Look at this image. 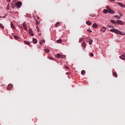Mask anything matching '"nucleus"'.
<instances>
[{"instance_id": "obj_44", "label": "nucleus", "mask_w": 125, "mask_h": 125, "mask_svg": "<svg viewBox=\"0 0 125 125\" xmlns=\"http://www.w3.org/2000/svg\"><path fill=\"white\" fill-rule=\"evenodd\" d=\"M120 16H123V14H120Z\"/></svg>"}, {"instance_id": "obj_19", "label": "nucleus", "mask_w": 125, "mask_h": 125, "mask_svg": "<svg viewBox=\"0 0 125 125\" xmlns=\"http://www.w3.org/2000/svg\"><path fill=\"white\" fill-rule=\"evenodd\" d=\"M61 55L59 54L56 55V57H57V58H61Z\"/></svg>"}, {"instance_id": "obj_20", "label": "nucleus", "mask_w": 125, "mask_h": 125, "mask_svg": "<svg viewBox=\"0 0 125 125\" xmlns=\"http://www.w3.org/2000/svg\"><path fill=\"white\" fill-rule=\"evenodd\" d=\"M93 42V40H92V39H90L89 41V43L90 45H91L92 44V42Z\"/></svg>"}, {"instance_id": "obj_4", "label": "nucleus", "mask_w": 125, "mask_h": 125, "mask_svg": "<svg viewBox=\"0 0 125 125\" xmlns=\"http://www.w3.org/2000/svg\"><path fill=\"white\" fill-rule=\"evenodd\" d=\"M23 27L25 31H27L28 30V28H27V25H26V23L24 22L22 23Z\"/></svg>"}, {"instance_id": "obj_25", "label": "nucleus", "mask_w": 125, "mask_h": 125, "mask_svg": "<svg viewBox=\"0 0 125 125\" xmlns=\"http://www.w3.org/2000/svg\"><path fill=\"white\" fill-rule=\"evenodd\" d=\"M0 28H1V29H4V26H3L2 24L0 23Z\"/></svg>"}, {"instance_id": "obj_23", "label": "nucleus", "mask_w": 125, "mask_h": 125, "mask_svg": "<svg viewBox=\"0 0 125 125\" xmlns=\"http://www.w3.org/2000/svg\"><path fill=\"white\" fill-rule=\"evenodd\" d=\"M44 51L45 52H46V53H48L49 52V49H44Z\"/></svg>"}, {"instance_id": "obj_33", "label": "nucleus", "mask_w": 125, "mask_h": 125, "mask_svg": "<svg viewBox=\"0 0 125 125\" xmlns=\"http://www.w3.org/2000/svg\"><path fill=\"white\" fill-rule=\"evenodd\" d=\"M94 55V54H93V53H91L90 54V56H91V57H93Z\"/></svg>"}, {"instance_id": "obj_45", "label": "nucleus", "mask_w": 125, "mask_h": 125, "mask_svg": "<svg viewBox=\"0 0 125 125\" xmlns=\"http://www.w3.org/2000/svg\"><path fill=\"white\" fill-rule=\"evenodd\" d=\"M0 18H3V17L0 16Z\"/></svg>"}, {"instance_id": "obj_2", "label": "nucleus", "mask_w": 125, "mask_h": 125, "mask_svg": "<svg viewBox=\"0 0 125 125\" xmlns=\"http://www.w3.org/2000/svg\"><path fill=\"white\" fill-rule=\"evenodd\" d=\"M16 6H17L18 8H20V7L22 6V2L20 1L17 2Z\"/></svg>"}, {"instance_id": "obj_12", "label": "nucleus", "mask_w": 125, "mask_h": 125, "mask_svg": "<svg viewBox=\"0 0 125 125\" xmlns=\"http://www.w3.org/2000/svg\"><path fill=\"white\" fill-rule=\"evenodd\" d=\"M92 27H93V28H94L95 29V28H97V27H98V25L96 23H94L92 25Z\"/></svg>"}, {"instance_id": "obj_6", "label": "nucleus", "mask_w": 125, "mask_h": 125, "mask_svg": "<svg viewBox=\"0 0 125 125\" xmlns=\"http://www.w3.org/2000/svg\"><path fill=\"white\" fill-rule=\"evenodd\" d=\"M29 34L30 35V36H32V37H34V33H33V31H32V29L29 30Z\"/></svg>"}, {"instance_id": "obj_46", "label": "nucleus", "mask_w": 125, "mask_h": 125, "mask_svg": "<svg viewBox=\"0 0 125 125\" xmlns=\"http://www.w3.org/2000/svg\"><path fill=\"white\" fill-rule=\"evenodd\" d=\"M122 60H125V58L123 59Z\"/></svg>"}, {"instance_id": "obj_30", "label": "nucleus", "mask_w": 125, "mask_h": 125, "mask_svg": "<svg viewBox=\"0 0 125 125\" xmlns=\"http://www.w3.org/2000/svg\"><path fill=\"white\" fill-rule=\"evenodd\" d=\"M65 57H66V56L61 55V58H65Z\"/></svg>"}, {"instance_id": "obj_15", "label": "nucleus", "mask_w": 125, "mask_h": 125, "mask_svg": "<svg viewBox=\"0 0 125 125\" xmlns=\"http://www.w3.org/2000/svg\"><path fill=\"white\" fill-rule=\"evenodd\" d=\"M82 46H83V49H84L86 47V46H85V42H83L82 43Z\"/></svg>"}, {"instance_id": "obj_43", "label": "nucleus", "mask_w": 125, "mask_h": 125, "mask_svg": "<svg viewBox=\"0 0 125 125\" xmlns=\"http://www.w3.org/2000/svg\"><path fill=\"white\" fill-rule=\"evenodd\" d=\"M7 1H8V2H9L10 1V0H7Z\"/></svg>"}, {"instance_id": "obj_26", "label": "nucleus", "mask_w": 125, "mask_h": 125, "mask_svg": "<svg viewBox=\"0 0 125 125\" xmlns=\"http://www.w3.org/2000/svg\"><path fill=\"white\" fill-rule=\"evenodd\" d=\"M14 39H15L16 40H19V37L17 36H14Z\"/></svg>"}, {"instance_id": "obj_34", "label": "nucleus", "mask_w": 125, "mask_h": 125, "mask_svg": "<svg viewBox=\"0 0 125 125\" xmlns=\"http://www.w3.org/2000/svg\"><path fill=\"white\" fill-rule=\"evenodd\" d=\"M87 31L89 32V33H92V31L90 29H87Z\"/></svg>"}, {"instance_id": "obj_17", "label": "nucleus", "mask_w": 125, "mask_h": 125, "mask_svg": "<svg viewBox=\"0 0 125 125\" xmlns=\"http://www.w3.org/2000/svg\"><path fill=\"white\" fill-rule=\"evenodd\" d=\"M103 12H104V13L107 14V13H108V10H107V9H104L103 10Z\"/></svg>"}, {"instance_id": "obj_21", "label": "nucleus", "mask_w": 125, "mask_h": 125, "mask_svg": "<svg viewBox=\"0 0 125 125\" xmlns=\"http://www.w3.org/2000/svg\"><path fill=\"white\" fill-rule=\"evenodd\" d=\"M113 76L115 78H118V74H117V73H116V72L113 73Z\"/></svg>"}, {"instance_id": "obj_31", "label": "nucleus", "mask_w": 125, "mask_h": 125, "mask_svg": "<svg viewBox=\"0 0 125 125\" xmlns=\"http://www.w3.org/2000/svg\"><path fill=\"white\" fill-rule=\"evenodd\" d=\"M83 39L80 38L79 40V42H83Z\"/></svg>"}, {"instance_id": "obj_29", "label": "nucleus", "mask_w": 125, "mask_h": 125, "mask_svg": "<svg viewBox=\"0 0 125 125\" xmlns=\"http://www.w3.org/2000/svg\"><path fill=\"white\" fill-rule=\"evenodd\" d=\"M36 24L37 25H40V21H38L37 20H36Z\"/></svg>"}, {"instance_id": "obj_38", "label": "nucleus", "mask_w": 125, "mask_h": 125, "mask_svg": "<svg viewBox=\"0 0 125 125\" xmlns=\"http://www.w3.org/2000/svg\"><path fill=\"white\" fill-rule=\"evenodd\" d=\"M108 27H109V28H114V26L112 25H108Z\"/></svg>"}, {"instance_id": "obj_37", "label": "nucleus", "mask_w": 125, "mask_h": 125, "mask_svg": "<svg viewBox=\"0 0 125 125\" xmlns=\"http://www.w3.org/2000/svg\"><path fill=\"white\" fill-rule=\"evenodd\" d=\"M12 7L13 8H15V6L14 4H12Z\"/></svg>"}, {"instance_id": "obj_16", "label": "nucleus", "mask_w": 125, "mask_h": 125, "mask_svg": "<svg viewBox=\"0 0 125 125\" xmlns=\"http://www.w3.org/2000/svg\"><path fill=\"white\" fill-rule=\"evenodd\" d=\"M120 59H124V58H125V55H122L119 57Z\"/></svg>"}, {"instance_id": "obj_14", "label": "nucleus", "mask_w": 125, "mask_h": 125, "mask_svg": "<svg viewBox=\"0 0 125 125\" xmlns=\"http://www.w3.org/2000/svg\"><path fill=\"white\" fill-rule=\"evenodd\" d=\"M33 42L34 43H37V42H38V40H37V39L34 38L33 39Z\"/></svg>"}, {"instance_id": "obj_3", "label": "nucleus", "mask_w": 125, "mask_h": 125, "mask_svg": "<svg viewBox=\"0 0 125 125\" xmlns=\"http://www.w3.org/2000/svg\"><path fill=\"white\" fill-rule=\"evenodd\" d=\"M12 87H13V85H12V84L10 83L8 84L7 89L8 90H11V89H12Z\"/></svg>"}, {"instance_id": "obj_5", "label": "nucleus", "mask_w": 125, "mask_h": 125, "mask_svg": "<svg viewBox=\"0 0 125 125\" xmlns=\"http://www.w3.org/2000/svg\"><path fill=\"white\" fill-rule=\"evenodd\" d=\"M108 13H110V14H115V11H114L111 9H109V10H108Z\"/></svg>"}, {"instance_id": "obj_41", "label": "nucleus", "mask_w": 125, "mask_h": 125, "mask_svg": "<svg viewBox=\"0 0 125 125\" xmlns=\"http://www.w3.org/2000/svg\"><path fill=\"white\" fill-rule=\"evenodd\" d=\"M6 9H9V6H7L6 7Z\"/></svg>"}, {"instance_id": "obj_1", "label": "nucleus", "mask_w": 125, "mask_h": 125, "mask_svg": "<svg viewBox=\"0 0 125 125\" xmlns=\"http://www.w3.org/2000/svg\"><path fill=\"white\" fill-rule=\"evenodd\" d=\"M110 32L117 34V35H121L122 36H125V33L120 31V30L116 29H111L110 30Z\"/></svg>"}, {"instance_id": "obj_35", "label": "nucleus", "mask_w": 125, "mask_h": 125, "mask_svg": "<svg viewBox=\"0 0 125 125\" xmlns=\"http://www.w3.org/2000/svg\"><path fill=\"white\" fill-rule=\"evenodd\" d=\"M106 9H107V10L111 9V8H110V7H109V6H106Z\"/></svg>"}, {"instance_id": "obj_48", "label": "nucleus", "mask_w": 125, "mask_h": 125, "mask_svg": "<svg viewBox=\"0 0 125 125\" xmlns=\"http://www.w3.org/2000/svg\"><path fill=\"white\" fill-rule=\"evenodd\" d=\"M50 59H51V60H52L53 59L50 58Z\"/></svg>"}, {"instance_id": "obj_42", "label": "nucleus", "mask_w": 125, "mask_h": 125, "mask_svg": "<svg viewBox=\"0 0 125 125\" xmlns=\"http://www.w3.org/2000/svg\"><path fill=\"white\" fill-rule=\"evenodd\" d=\"M69 74H70V73H68V72H66V75H69Z\"/></svg>"}, {"instance_id": "obj_8", "label": "nucleus", "mask_w": 125, "mask_h": 125, "mask_svg": "<svg viewBox=\"0 0 125 125\" xmlns=\"http://www.w3.org/2000/svg\"><path fill=\"white\" fill-rule=\"evenodd\" d=\"M61 25V22L58 21L56 24H55V26L56 27V28H57V27H59V26H60Z\"/></svg>"}, {"instance_id": "obj_39", "label": "nucleus", "mask_w": 125, "mask_h": 125, "mask_svg": "<svg viewBox=\"0 0 125 125\" xmlns=\"http://www.w3.org/2000/svg\"><path fill=\"white\" fill-rule=\"evenodd\" d=\"M37 31L38 32H40V30L39 29V27H38V26H37Z\"/></svg>"}, {"instance_id": "obj_40", "label": "nucleus", "mask_w": 125, "mask_h": 125, "mask_svg": "<svg viewBox=\"0 0 125 125\" xmlns=\"http://www.w3.org/2000/svg\"><path fill=\"white\" fill-rule=\"evenodd\" d=\"M65 69H67V70L69 69V67L65 66Z\"/></svg>"}, {"instance_id": "obj_13", "label": "nucleus", "mask_w": 125, "mask_h": 125, "mask_svg": "<svg viewBox=\"0 0 125 125\" xmlns=\"http://www.w3.org/2000/svg\"><path fill=\"white\" fill-rule=\"evenodd\" d=\"M86 23L87 24V25H88V26H91V22L88 21H86Z\"/></svg>"}, {"instance_id": "obj_11", "label": "nucleus", "mask_w": 125, "mask_h": 125, "mask_svg": "<svg viewBox=\"0 0 125 125\" xmlns=\"http://www.w3.org/2000/svg\"><path fill=\"white\" fill-rule=\"evenodd\" d=\"M106 29H107V28H106V27H103L101 29V32H105V31H106Z\"/></svg>"}, {"instance_id": "obj_36", "label": "nucleus", "mask_w": 125, "mask_h": 125, "mask_svg": "<svg viewBox=\"0 0 125 125\" xmlns=\"http://www.w3.org/2000/svg\"><path fill=\"white\" fill-rule=\"evenodd\" d=\"M109 0L112 2H115V1H116V0Z\"/></svg>"}, {"instance_id": "obj_10", "label": "nucleus", "mask_w": 125, "mask_h": 125, "mask_svg": "<svg viewBox=\"0 0 125 125\" xmlns=\"http://www.w3.org/2000/svg\"><path fill=\"white\" fill-rule=\"evenodd\" d=\"M111 23H112V24H114V25H117V22L114 20H110Z\"/></svg>"}, {"instance_id": "obj_9", "label": "nucleus", "mask_w": 125, "mask_h": 125, "mask_svg": "<svg viewBox=\"0 0 125 125\" xmlns=\"http://www.w3.org/2000/svg\"><path fill=\"white\" fill-rule=\"evenodd\" d=\"M118 4L120 5V6H121V7H125V5L121 3L118 2Z\"/></svg>"}, {"instance_id": "obj_7", "label": "nucleus", "mask_w": 125, "mask_h": 125, "mask_svg": "<svg viewBox=\"0 0 125 125\" xmlns=\"http://www.w3.org/2000/svg\"><path fill=\"white\" fill-rule=\"evenodd\" d=\"M118 24H120V25H124V22L122 21L121 20H117V22Z\"/></svg>"}, {"instance_id": "obj_22", "label": "nucleus", "mask_w": 125, "mask_h": 125, "mask_svg": "<svg viewBox=\"0 0 125 125\" xmlns=\"http://www.w3.org/2000/svg\"><path fill=\"white\" fill-rule=\"evenodd\" d=\"M11 27L13 29H15V27L14 26V25H13V23H12V22H11Z\"/></svg>"}, {"instance_id": "obj_47", "label": "nucleus", "mask_w": 125, "mask_h": 125, "mask_svg": "<svg viewBox=\"0 0 125 125\" xmlns=\"http://www.w3.org/2000/svg\"><path fill=\"white\" fill-rule=\"evenodd\" d=\"M9 4H8L7 5V6H9Z\"/></svg>"}, {"instance_id": "obj_24", "label": "nucleus", "mask_w": 125, "mask_h": 125, "mask_svg": "<svg viewBox=\"0 0 125 125\" xmlns=\"http://www.w3.org/2000/svg\"><path fill=\"white\" fill-rule=\"evenodd\" d=\"M24 43H25V44H27L28 45H29L30 44V42H28V41H24Z\"/></svg>"}, {"instance_id": "obj_27", "label": "nucleus", "mask_w": 125, "mask_h": 125, "mask_svg": "<svg viewBox=\"0 0 125 125\" xmlns=\"http://www.w3.org/2000/svg\"><path fill=\"white\" fill-rule=\"evenodd\" d=\"M45 40H42L41 42H40V44H42V42H45Z\"/></svg>"}, {"instance_id": "obj_32", "label": "nucleus", "mask_w": 125, "mask_h": 125, "mask_svg": "<svg viewBox=\"0 0 125 125\" xmlns=\"http://www.w3.org/2000/svg\"><path fill=\"white\" fill-rule=\"evenodd\" d=\"M115 17H116L117 19H121V17L119 16H115Z\"/></svg>"}, {"instance_id": "obj_18", "label": "nucleus", "mask_w": 125, "mask_h": 125, "mask_svg": "<svg viewBox=\"0 0 125 125\" xmlns=\"http://www.w3.org/2000/svg\"><path fill=\"white\" fill-rule=\"evenodd\" d=\"M57 43H61L62 42V40L60 39L57 41Z\"/></svg>"}, {"instance_id": "obj_28", "label": "nucleus", "mask_w": 125, "mask_h": 125, "mask_svg": "<svg viewBox=\"0 0 125 125\" xmlns=\"http://www.w3.org/2000/svg\"><path fill=\"white\" fill-rule=\"evenodd\" d=\"M84 73H85V71H84V70H82L81 71V74L82 75H84Z\"/></svg>"}]
</instances>
